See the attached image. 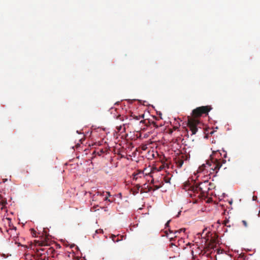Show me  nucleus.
Segmentation results:
<instances>
[{
	"instance_id": "412c9836",
	"label": "nucleus",
	"mask_w": 260,
	"mask_h": 260,
	"mask_svg": "<svg viewBox=\"0 0 260 260\" xmlns=\"http://www.w3.org/2000/svg\"><path fill=\"white\" fill-rule=\"evenodd\" d=\"M150 183H151V184H154V179H152L151 180V182H150Z\"/></svg>"
},
{
	"instance_id": "f03ea898",
	"label": "nucleus",
	"mask_w": 260,
	"mask_h": 260,
	"mask_svg": "<svg viewBox=\"0 0 260 260\" xmlns=\"http://www.w3.org/2000/svg\"><path fill=\"white\" fill-rule=\"evenodd\" d=\"M170 164H162V165L159 167H157L156 164H153L152 166L149 165V167L148 168H145L143 170H142L143 172L146 173H144V175L147 176V175H150L151 177H152V174L154 173V172H157L158 171H161V170L165 168L166 166L167 167V168H169V165Z\"/></svg>"
},
{
	"instance_id": "bb28decb",
	"label": "nucleus",
	"mask_w": 260,
	"mask_h": 260,
	"mask_svg": "<svg viewBox=\"0 0 260 260\" xmlns=\"http://www.w3.org/2000/svg\"><path fill=\"white\" fill-rule=\"evenodd\" d=\"M206 162H207V163H208V162H209V160H207V161H206Z\"/></svg>"
},
{
	"instance_id": "1a4fd4ad",
	"label": "nucleus",
	"mask_w": 260,
	"mask_h": 260,
	"mask_svg": "<svg viewBox=\"0 0 260 260\" xmlns=\"http://www.w3.org/2000/svg\"><path fill=\"white\" fill-rule=\"evenodd\" d=\"M162 185H163L162 182H161V184L159 185H154L153 186V187H152V190L155 191V190H156L157 189H158L159 188H160L162 186Z\"/></svg>"
},
{
	"instance_id": "9d476101",
	"label": "nucleus",
	"mask_w": 260,
	"mask_h": 260,
	"mask_svg": "<svg viewBox=\"0 0 260 260\" xmlns=\"http://www.w3.org/2000/svg\"><path fill=\"white\" fill-rule=\"evenodd\" d=\"M216 155V154H217V153L216 152H215L214 154H213L212 155H210V157L212 159V162H216V163H218V162H220L218 159L217 158L215 159V160L214 161H213L212 160V159H213V155Z\"/></svg>"
},
{
	"instance_id": "4be33fe9",
	"label": "nucleus",
	"mask_w": 260,
	"mask_h": 260,
	"mask_svg": "<svg viewBox=\"0 0 260 260\" xmlns=\"http://www.w3.org/2000/svg\"><path fill=\"white\" fill-rule=\"evenodd\" d=\"M182 164H181V163L179 164V167L181 168L182 167Z\"/></svg>"
},
{
	"instance_id": "a878e982",
	"label": "nucleus",
	"mask_w": 260,
	"mask_h": 260,
	"mask_svg": "<svg viewBox=\"0 0 260 260\" xmlns=\"http://www.w3.org/2000/svg\"><path fill=\"white\" fill-rule=\"evenodd\" d=\"M181 211H180L179 212H178V214L177 215V217H178L179 216V214H180Z\"/></svg>"
},
{
	"instance_id": "0eeeda50",
	"label": "nucleus",
	"mask_w": 260,
	"mask_h": 260,
	"mask_svg": "<svg viewBox=\"0 0 260 260\" xmlns=\"http://www.w3.org/2000/svg\"><path fill=\"white\" fill-rule=\"evenodd\" d=\"M140 188L141 185L140 184H137L136 186L131 189V192L134 195H136L139 192Z\"/></svg>"
},
{
	"instance_id": "c756f323",
	"label": "nucleus",
	"mask_w": 260,
	"mask_h": 260,
	"mask_svg": "<svg viewBox=\"0 0 260 260\" xmlns=\"http://www.w3.org/2000/svg\"><path fill=\"white\" fill-rule=\"evenodd\" d=\"M224 224L225 225H226V222H225L224 223Z\"/></svg>"
},
{
	"instance_id": "c85d7f7f",
	"label": "nucleus",
	"mask_w": 260,
	"mask_h": 260,
	"mask_svg": "<svg viewBox=\"0 0 260 260\" xmlns=\"http://www.w3.org/2000/svg\"><path fill=\"white\" fill-rule=\"evenodd\" d=\"M97 193L99 194L100 193V192L99 191H98L97 192Z\"/></svg>"
},
{
	"instance_id": "9b49d317",
	"label": "nucleus",
	"mask_w": 260,
	"mask_h": 260,
	"mask_svg": "<svg viewBox=\"0 0 260 260\" xmlns=\"http://www.w3.org/2000/svg\"><path fill=\"white\" fill-rule=\"evenodd\" d=\"M164 181H165L166 183H170L171 178H170V177H165L164 178Z\"/></svg>"
},
{
	"instance_id": "20e7f679",
	"label": "nucleus",
	"mask_w": 260,
	"mask_h": 260,
	"mask_svg": "<svg viewBox=\"0 0 260 260\" xmlns=\"http://www.w3.org/2000/svg\"><path fill=\"white\" fill-rule=\"evenodd\" d=\"M144 173H147L143 172L142 170H138L132 174L133 179L136 181H139V180L144 177Z\"/></svg>"
},
{
	"instance_id": "423d86ee",
	"label": "nucleus",
	"mask_w": 260,
	"mask_h": 260,
	"mask_svg": "<svg viewBox=\"0 0 260 260\" xmlns=\"http://www.w3.org/2000/svg\"><path fill=\"white\" fill-rule=\"evenodd\" d=\"M146 184H144V187H143L140 190L141 193H147L148 192L150 191L152 189V187L148 186V185L146 186Z\"/></svg>"
},
{
	"instance_id": "7ed1b4c3",
	"label": "nucleus",
	"mask_w": 260,
	"mask_h": 260,
	"mask_svg": "<svg viewBox=\"0 0 260 260\" xmlns=\"http://www.w3.org/2000/svg\"><path fill=\"white\" fill-rule=\"evenodd\" d=\"M213 166L212 167V164H203L200 166L197 171L198 173H201L206 170V168L208 166L210 167V169L215 171L216 173H217L218 171L221 168L222 164H213Z\"/></svg>"
},
{
	"instance_id": "ddd939ff",
	"label": "nucleus",
	"mask_w": 260,
	"mask_h": 260,
	"mask_svg": "<svg viewBox=\"0 0 260 260\" xmlns=\"http://www.w3.org/2000/svg\"><path fill=\"white\" fill-rule=\"evenodd\" d=\"M226 154H224V159H223L222 162L224 163L227 161V160L226 159ZM228 161H230V159H228Z\"/></svg>"
},
{
	"instance_id": "cd10ccee",
	"label": "nucleus",
	"mask_w": 260,
	"mask_h": 260,
	"mask_svg": "<svg viewBox=\"0 0 260 260\" xmlns=\"http://www.w3.org/2000/svg\"><path fill=\"white\" fill-rule=\"evenodd\" d=\"M31 230H32V231H33V232H34V233H35V230H32V229Z\"/></svg>"
},
{
	"instance_id": "2eb2a0df",
	"label": "nucleus",
	"mask_w": 260,
	"mask_h": 260,
	"mask_svg": "<svg viewBox=\"0 0 260 260\" xmlns=\"http://www.w3.org/2000/svg\"><path fill=\"white\" fill-rule=\"evenodd\" d=\"M121 238H122V236H120ZM122 239H119L118 238H117L115 239H113L114 242H118V241L121 240Z\"/></svg>"
},
{
	"instance_id": "b1692460",
	"label": "nucleus",
	"mask_w": 260,
	"mask_h": 260,
	"mask_svg": "<svg viewBox=\"0 0 260 260\" xmlns=\"http://www.w3.org/2000/svg\"><path fill=\"white\" fill-rule=\"evenodd\" d=\"M170 246L171 247H173V246H175V245L173 243H171Z\"/></svg>"
},
{
	"instance_id": "a211bd4d",
	"label": "nucleus",
	"mask_w": 260,
	"mask_h": 260,
	"mask_svg": "<svg viewBox=\"0 0 260 260\" xmlns=\"http://www.w3.org/2000/svg\"><path fill=\"white\" fill-rule=\"evenodd\" d=\"M170 222V220L168 221L166 223L165 225L166 227H168L169 226Z\"/></svg>"
},
{
	"instance_id": "393cba45",
	"label": "nucleus",
	"mask_w": 260,
	"mask_h": 260,
	"mask_svg": "<svg viewBox=\"0 0 260 260\" xmlns=\"http://www.w3.org/2000/svg\"><path fill=\"white\" fill-rule=\"evenodd\" d=\"M184 230H185V229H180V231H181V232H183V231H184Z\"/></svg>"
},
{
	"instance_id": "5701e85b",
	"label": "nucleus",
	"mask_w": 260,
	"mask_h": 260,
	"mask_svg": "<svg viewBox=\"0 0 260 260\" xmlns=\"http://www.w3.org/2000/svg\"><path fill=\"white\" fill-rule=\"evenodd\" d=\"M3 182H5L7 181V179H3Z\"/></svg>"
},
{
	"instance_id": "39448f33",
	"label": "nucleus",
	"mask_w": 260,
	"mask_h": 260,
	"mask_svg": "<svg viewBox=\"0 0 260 260\" xmlns=\"http://www.w3.org/2000/svg\"><path fill=\"white\" fill-rule=\"evenodd\" d=\"M184 189L185 190H191L193 192L198 191V190H202L200 184H199L198 186H191L189 182H186L184 184Z\"/></svg>"
},
{
	"instance_id": "6ab92c4d",
	"label": "nucleus",
	"mask_w": 260,
	"mask_h": 260,
	"mask_svg": "<svg viewBox=\"0 0 260 260\" xmlns=\"http://www.w3.org/2000/svg\"><path fill=\"white\" fill-rule=\"evenodd\" d=\"M146 148H147V147H146V145L142 146V149L143 150H146Z\"/></svg>"
},
{
	"instance_id": "f257e3e1",
	"label": "nucleus",
	"mask_w": 260,
	"mask_h": 260,
	"mask_svg": "<svg viewBox=\"0 0 260 260\" xmlns=\"http://www.w3.org/2000/svg\"><path fill=\"white\" fill-rule=\"evenodd\" d=\"M211 109L210 106H206L198 107L192 110L191 117L188 116L187 120V125L191 131V135L196 134L198 127H201L200 126L202 124L198 118L203 114L208 115Z\"/></svg>"
},
{
	"instance_id": "4468645a",
	"label": "nucleus",
	"mask_w": 260,
	"mask_h": 260,
	"mask_svg": "<svg viewBox=\"0 0 260 260\" xmlns=\"http://www.w3.org/2000/svg\"><path fill=\"white\" fill-rule=\"evenodd\" d=\"M106 193L107 194L108 196H107V197H106L105 198V201H109V202H111V201H110V200H109V199H108V197L110 196V192H106Z\"/></svg>"
},
{
	"instance_id": "f3484780",
	"label": "nucleus",
	"mask_w": 260,
	"mask_h": 260,
	"mask_svg": "<svg viewBox=\"0 0 260 260\" xmlns=\"http://www.w3.org/2000/svg\"><path fill=\"white\" fill-rule=\"evenodd\" d=\"M117 236L114 235H112L111 236V238L112 239V240L113 241V239H115L116 238Z\"/></svg>"
},
{
	"instance_id": "dca6fc26",
	"label": "nucleus",
	"mask_w": 260,
	"mask_h": 260,
	"mask_svg": "<svg viewBox=\"0 0 260 260\" xmlns=\"http://www.w3.org/2000/svg\"><path fill=\"white\" fill-rule=\"evenodd\" d=\"M242 223H243V225H244V226L245 227H247V223L246 221L242 220Z\"/></svg>"
},
{
	"instance_id": "f8f14e48",
	"label": "nucleus",
	"mask_w": 260,
	"mask_h": 260,
	"mask_svg": "<svg viewBox=\"0 0 260 260\" xmlns=\"http://www.w3.org/2000/svg\"><path fill=\"white\" fill-rule=\"evenodd\" d=\"M7 201L6 200H2L0 202V204L3 206H5L6 205V204H7Z\"/></svg>"
},
{
	"instance_id": "aec40b11",
	"label": "nucleus",
	"mask_w": 260,
	"mask_h": 260,
	"mask_svg": "<svg viewBox=\"0 0 260 260\" xmlns=\"http://www.w3.org/2000/svg\"><path fill=\"white\" fill-rule=\"evenodd\" d=\"M117 118H119L120 120H123V119H122L121 117V115H119L118 117H117Z\"/></svg>"
},
{
	"instance_id": "6e6552de",
	"label": "nucleus",
	"mask_w": 260,
	"mask_h": 260,
	"mask_svg": "<svg viewBox=\"0 0 260 260\" xmlns=\"http://www.w3.org/2000/svg\"><path fill=\"white\" fill-rule=\"evenodd\" d=\"M131 117H133L134 119H136V120H140V119L141 118H143L144 117V116L143 115H135V114H134L133 113H131Z\"/></svg>"
}]
</instances>
